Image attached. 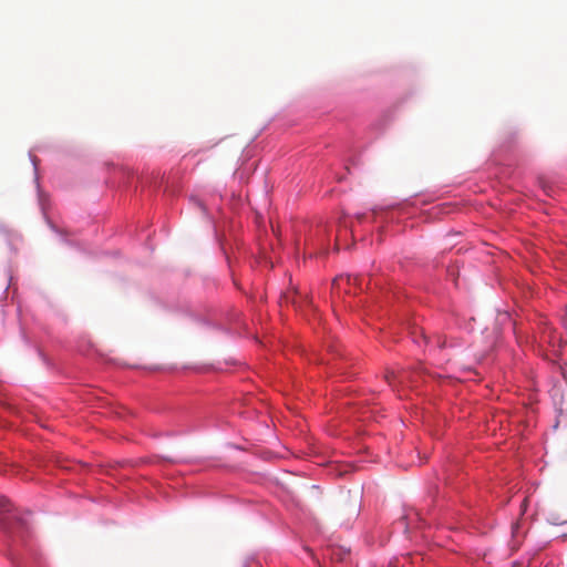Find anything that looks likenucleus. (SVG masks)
<instances>
[{
  "mask_svg": "<svg viewBox=\"0 0 567 567\" xmlns=\"http://www.w3.org/2000/svg\"><path fill=\"white\" fill-rule=\"evenodd\" d=\"M437 346H439L440 348L445 347V341H442V340H441V338H439V339H437Z\"/></svg>",
  "mask_w": 567,
  "mask_h": 567,
  "instance_id": "obj_5",
  "label": "nucleus"
},
{
  "mask_svg": "<svg viewBox=\"0 0 567 567\" xmlns=\"http://www.w3.org/2000/svg\"><path fill=\"white\" fill-rule=\"evenodd\" d=\"M303 299L306 300L307 296H303V298L301 297V303L303 302Z\"/></svg>",
  "mask_w": 567,
  "mask_h": 567,
  "instance_id": "obj_8",
  "label": "nucleus"
},
{
  "mask_svg": "<svg viewBox=\"0 0 567 567\" xmlns=\"http://www.w3.org/2000/svg\"><path fill=\"white\" fill-rule=\"evenodd\" d=\"M386 382L390 384V385H394V383L398 381L400 383H403L405 382L406 380V373L405 372H400L399 374H396L394 371H388L384 375Z\"/></svg>",
  "mask_w": 567,
  "mask_h": 567,
  "instance_id": "obj_3",
  "label": "nucleus"
},
{
  "mask_svg": "<svg viewBox=\"0 0 567 567\" xmlns=\"http://www.w3.org/2000/svg\"><path fill=\"white\" fill-rule=\"evenodd\" d=\"M339 279L333 280V287L337 285Z\"/></svg>",
  "mask_w": 567,
  "mask_h": 567,
  "instance_id": "obj_7",
  "label": "nucleus"
},
{
  "mask_svg": "<svg viewBox=\"0 0 567 567\" xmlns=\"http://www.w3.org/2000/svg\"><path fill=\"white\" fill-rule=\"evenodd\" d=\"M358 281H359V278H358V277H353V284H354V285H359V282H358Z\"/></svg>",
  "mask_w": 567,
  "mask_h": 567,
  "instance_id": "obj_6",
  "label": "nucleus"
},
{
  "mask_svg": "<svg viewBox=\"0 0 567 567\" xmlns=\"http://www.w3.org/2000/svg\"><path fill=\"white\" fill-rule=\"evenodd\" d=\"M282 298H284L286 303H291L296 308H300L301 307V295L299 292H297L296 290L286 292L282 296Z\"/></svg>",
  "mask_w": 567,
  "mask_h": 567,
  "instance_id": "obj_2",
  "label": "nucleus"
},
{
  "mask_svg": "<svg viewBox=\"0 0 567 567\" xmlns=\"http://www.w3.org/2000/svg\"><path fill=\"white\" fill-rule=\"evenodd\" d=\"M24 526L22 519L10 513L9 501L0 495V527L7 533H19V529Z\"/></svg>",
  "mask_w": 567,
  "mask_h": 567,
  "instance_id": "obj_1",
  "label": "nucleus"
},
{
  "mask_svg": "<svg viewBox=\"0 0 567 567\" xmlns=\"http://www.w3.org/2000/svg\"><path fill=\"white\" fill-rule=\"evenodd\" d=\"M348 554H349L348 551L339 548V549L332 550L331 558L342 561Z\"/></svg>",
  "mask_w": 567,
  "mask_h": 567,
  "instance_id": "obj_4",
  "label": "nucleus"
}]
</instances>
